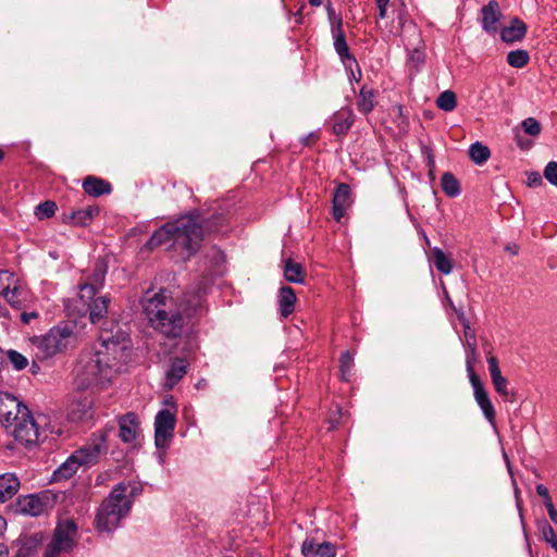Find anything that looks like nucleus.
Listing matches in <instances>:
<instances>
[{
    "mask_svg": "<svg viewBox=\"0 0 557 557\" xmlns=\"http://www.w3.org/2000/svg\"><path fill=\"white\" fill-rule=\"evenodd\" d=\"M131 355V339L124 332H102L94 352H84L74 368V384L85 391L104 386L120 372Z\"/></svg>",
    "mask_w": 557,
    "mask_h": 557,
    "instance_id": "obj_1",
    "label": "nucleus"
},
{
    "mask_svg": "<svg viewBox=\"0 0 557 557\" xmlns=\"http://www.w3.org/2000/svg\"><path fill=\"white\" fill-rule=\"evenodd\" d=\"M205 286L187 292L178 304H175L165 289L147 290L141 298L143 311L150 325L162 335L176 338L183 333L186 318H190L203 306Z\"/></svg>",
    "mask_w": 557,
    "mask_h": 557,
    "instance_id": "obj_2",
    "label": "nucleus"
},
{
    "mask_svg": "<svg viewBox=\"0 0 557 557\" xmlns=\"http://www.w3.org/2000/svg\"><path fill=\"white\" fill-rule=\"evenodd\" d=\"M202 222L199 213L183 215L157 230L147 245L152 249L170 244L173 249L180 251L182 258H189L198 251L203 239Z\"/></svg>",
    "mask_w": 557,
    "mask_h": 557,
    "instance_id": "obj_3",
    "label": "nucleus"
},
{
    "mask_svg": "<svg viewBox=\"0 0 557 557\" xmlns=\"http://www.w3.org/2000/svg\"><path fill=\"white\" fill-rule=\"evenodd\" d=\"M114 428H106L99 434H94L88 442L75 450L55 471L57 479H69L78 467H91L108 451L107 436Z\"/></svg>",
    "mask_w": 557,
    "mask_h": 557,
    "instance_id": "obj_4",
    "label": "nucleus"
},
{
    "mask_svg": "<svg viewBox=\"0 0 557 557\" xmlns=\"http://www.w3.org/2000/svg\"><path fill=\"white\" fill-rule=\"evenodd\" d=\"M123 485H115L99 506L94 522L98 533H112L129 515L132 502L123 494Z\"/></svg>",
    "mask_w": 557,
    "mask_h": 557,
    "instance_id": "obj_5",
    "label": "nucleus"
},
{
    "mask_svg": "<svg viewBox=\"0 0 557 557\" xmlns=\"http://www.w3.org/2000/svg\"><path fill=\"white\" fill-rule=\"evenodd\" d=\"M73 332L67 326H54L48 333L36 336L32 344L36 357L40 360L49 359L66 349Z\"/></svg>",
    "mask_w": 557,
    "mask_h": 557,
    "instance_id": "obj_6",
    "label": "nucleus"
},
{
    "mask_svg": "<svg viewBox=\"0 0 557 557\" xmlns=\"http://www.w3.org/2000/svg\"><path fill=\"white\" fill-rule=\"evenodd\" d=\"M45 419L32 417L28 408L22 409V416L12 422L5 429L14 437L15 441L25 445L32 446L40 441L41 432L39 429V420Z\"/></svg>",
    "mask_w": 557,
    "mask_h": 557,
    "instance_id": "obj_7",
    "label": "nucleus"
},
{
    "mask_svg": "<svg viewBox=\"0 0 557 557\" xmlns=\"http://www.w3.org/2000/svg\"><path fill=\"white\" fill-rule=\"evenodd\" d=\"M77 527L72 520L58 523L53 536L45 550V557H61L70 554L75 546Z\"/></svg>",
    "mask_w": 557,
    "mask_h": 557,
    "instance_id": "obj_8",
    "label": "nucleus"
},
{
    "mask_svg": "<svg viewBox=\"0 0 557 557\" xmlns=\"http://www.w3.org/2000/svg\"><path fill=\"white\" fill-rule=\"evenodd\" d=\"M176 413L171 409L160 410L154 418V444L165 450L174 436Z\"/></svg>",
    "mask_w": 557,
    "mask_h": 557,
    "instance_id": "obj_9",
    "label": "nucleus"
},
{
    "mask_svg": "<svg viewBox=\"0 0 557 557\" xmlns=\"http://www.w3.org/2000/svg\"><path fill=\"white\" fill-rule=\"evenodd\" d=\"M27 408L15 396L0 393V422L7 428L22 416V409Z\"/></svg>",
    "mask_w": 557,
    "mask_h": 557,
    "instance_id": "obj_10",
    "label": "nucleus"
},
{
    "mask_svg": "<svg viewBox=\"0 0 557 557\" xmlns=\"http://www.w3.org/2000/svg\"><path fill=\"white\" fill-rule=\"evenodd\" d=\"M333 218L339 222L346 210L351 206V191L347 184H339L333 194Z\"/></svg>",
    "mask_w": 557,
    "mask_h": 557,
    "instance_id": "obj_11",
    "label": "nucleus"
},
{
    "mask_svg": "<svg viewBox=\"0 0 557 557\" xmlns=\"http://www.w3.org/2000/svg\"><path fill=\"white\" fill-rule=\"evenodd\" d=\"M107 273L106 264L98 261L95 264L92 274L88 277L87 282L81 285L82 298H92L95 294L102 287Z\"/></svg>",
    "mask_w": 557,
    "mask_h": 557,
    "instance_id": "obj_12",
    "label": "nucleus"
},
{
    "mask_svg": "<svg viewBox=\"0 0 557 557\" xmlns=\"http://www.w3.org/2000/svg\"><path fill=\"white\" fill-rule=\"evenodd\" d=\"M473 388L474 399L482 410L485 419L490 422V424L495 428V408L490 399L487 392L485 391L481 381L470 383Z\"/></svg>",
    "mask_w": 557,
    "mask_h": 557,
    "instance_id": "obj_13",
    "label": "nucleus"
},
{
    "mask_svg": "<svg viewBox=\"0 0 557 557\" xmlns=\"http://www.w3.org/2000/svg\"><path fill=\"white\" fill-rule=\"evenodd\" d=\"M67 416L73 422L91 419L94 417L92 400L87 396L75 399L69 407Z\"/></svg>",
    "mask_w": 557,
    "mask_h": 557,
    "instance_id": "obj_14",
    "label": "nucleus"
},
{
    "mask_svg": "<svg viewBox=\"0 0 557 557\" xmlns=\"http://www.w3.org/2000/svg\"><path fill=\"white\" fill-rule=\"evenodd\" d=\"M119 437L122 442L132 444L139 434L137 417L134 413H127L119 419Z\"/></svg>",
    "mask_w": 557,
    "mask_h": 557,
    "instance_id": "obj_15",
    "label": "nucleus"
},
{
    "mask_svg": "<svg viewBox=\"0 0 557 557\" xmlns=\"http://www.w3.org/2000/svg\"><path fill=\"white\" fill-rule=\"evenodd\" d=\"M304 557H335V546L329 542L318 543L306 540L301 546Z\"/></svg>",
    "mask_w": 557,
    "mask_h": 557,
    "instance_id": "obj_16",
    "label": "nucleus"
},
{
    "mask_svg": "<svg viewBox=\"0 0 557 557\" xmlns=\"http://www.w3.org/2000/svg\"><path fill=\"white\" fill-rule=\"evenodd\" d=\"M482 26L487 33L495 34L498 29L497 24L502 16L497 1L492 0L482 8Z\"/></svg>",
    "mask_w": 557,
    "mask_h": 557,
    "instance_id": "obj_17",
    "label": "nucleus"
},
{
    "mask_svg": "<svg viewBox=\"0 0 557 557\" xmlns=\"http://www.w3.org/2000/svg\"><path fill=\"white\" fill-rule=\"evenodd\" d=\"M527 33V25L520 18L511 20L510 25L500 30V38L505 42H515L521 40Z\"/></svg>",
    "mask_w": 557,
    "mask_h": 557,
    "instance_id": "obj_18",
    "label": "nucleus"
},
{
    "mask_svg": "<svg viewBox=\"0 0 557 557\" xmlns=\"http://www.w3.org/2000/svg\"><path fill=\"white\" fill-rule=\"evenodd\" d=\"M45 510V503L35 495H27L18 499L17 511L23 515L37 517Z\"/></svg>",
    "mask_w": 557,
    "mask_h": 557,
    "instance_id": "obj_19",
    "label": "nucleus"
},
{
    "mask_svg": "<svg viewBox=\"0 0 557 557\" xmlns=\"http://www.w3.org/2000/svg\"><path fill=\"white\" fill-rule=\"evenodd\" d=\"M20 481L12 473L0 475V503H4L12 498L18 491Z\"/></svg>",
    "mask_w": 557,
    "mask_h": 557,
    "instance_id": "obj_20",
    "label": "nucleus"
},
{
    "mask_svg": "<svg viewBox=\"0 0 557 557\" xmlns=\"http://www.w3.org/2000/svg\"><path fill=\"white\" fill-rule=\"evenodd\" d=\"M296 295L292 287L282 286L278 294L281 315L287 318L295 309Z\"/></svg>",
    "mask_w": 557,
    "mask_h": 557,
    "instance_id": "obj_21",
    "label": "nucleus"
},
{
    "mask_svg": "<svg viewBox=\"0 0 557 557\" xmlns=\"http://www.w3.org/2000/svg\"><path fill=\"white\" fill-rule=\"evenodd\" d=\"M83 188L86 194L95 197L111 193V185L95 176H87L83 183Z\"/></svg>",
    "mask_w": 557,
    "mask_h": 557,
    "instance_id": "obj_22",
    "label": "nucleus"
},
{
    "mask_svg": "<svg viewBox=\"0 0 557 557\" xmlns=\"http://www.w3.org/2000/svg\"><path fill=\"white\" fill-rule=\"evenodd\" d=\"M187 364L184 359H175L172 361L166 371V383L169 388L173 386L186 374Z\"/></svg>",
    "mask_w": 557,
    "mask_h": 557,
    "instance_id": "obj_23",
    "label": "nucleus"
},
{
    "mask_svg": "<svg viewBox=\"0 0 557 557\" xmlns=\"http://www.w3.org/2000/svg\"><path fill=\"white\" fill-rule=\"evenodd\" d=\"M109 298L106 296L98 297L89 304V319L92 323H98L108 313Z\"/></svg>",
    "mask_w": 557,
    "mask_h": 557,
    "instance_id": "obj_24",
    "label": "nucleus"
},
{
    "mask_svg": "<svg viewBox=\"0 0 557 557\" xmlns=\"http://www.w3.org/2000/svg\"><path fill=\"white\" fill-rule=\"evenodd\" d=\"M284 277L290 283H304L305 273L302 267L290 259L284 261Z\"/></svg>",
    "mask_w": 557,
    "mask_h": 557,
    "instance_id": "obj_25",
    "label": "nucleus"
},
{
    "mask_svg": "<svg viewBox=\"0 0 557 557\" xmlns=\"http://www.w3.org/2000/svg\"><path fill=\"white\" fill-rule=\"evenodd\" d=\"M99 209L98 207L88 206L84 209H79L77 211L72 212L71 219L75 225L85 226L89 222L92 221V219L98 215Z\"/></svg>",
    "mask_w": 557,
    "mask_h": 557,
    "instance_id": "obj_26",
    "label": "nucleus"
},
{
    "mask_svg": "<svg viewBox=\"0 0 557 557\" xmlns=\"http://www.w3.org/2000/svg\"><path fill=\"white\" fill-rule=\"evenodd\" d=\"M334 33V48L341 59L345 61L346 59L349 61H355V59L351 58L349 54L348 46L346 44L345 35L342 30L341 23L338 24L336 30H333Z\"/></svg>",
    "mask_w": 557,
    "mask_h": 557,
    "instance_id": "obj_27",
    "label": "nucleus"
},
{
    "mask_svg": "<svg viewBox=\"0 0 557 557\" xmlns=\"http://www.w3.org/2000/svg\"><path fill=\"white\" fill-rule=\"evenodd\" d=\"M469 156L475 164L481 165L488 160L491 151L487 146L476 141L470 146Z\"/></svg>",
    "mask_w": 557,
    "mask_h": 557,
    "instance_id": "obj_28",
    "label": "nucleus"
},
{
    "mask_svg": "<svg viewBox=\"0 0 557 557\" xmlns=\"http://www.w3.org/2000/svg\"><path fill=\"white\" fill-rule=\"evenodd\" d=\"M466 348V369L470 383L481 381L474 372V363L478 361L476 346H465Z\"/></svg>",
    "mask_w": 557,
    "mask_h": 557,
    "instance_id": "obj_29",
    "label": "nucleus"
},
{
    "mask_svg": "<svg viewBox=\"0 0 557 557\" xmlns=\"http://www.w3.org/2000/svg\"><path fill=\"white\" fill-rule=\"evenodd\" d=\"M433 263L435 268L443 274H449L453 270L450 259L444 253V251L437 247L432 250Z\"/></svg>",
    "mask_w": 557,
    "mask_h": 557,
    "instance_id": "obj_30",
    "label": "nucleus"
},
{
    "mask_svg": "<svg viewBox=\"0 0 557 557\" xmlns=\"http://www.w3.org/2000/svg\"><path fill=\"white\" fill-rule=\"evenodd\" d=\"M443 191L448 197H457L460 194V185L458 180L449 172L443 174L441 180Z\"/></svg>",
    "mask_w": 557,
    "mask_h": 557,
    "instance_id": "obj_31",
    "label": "nucleus"
},
{
    "mask_svg": "<svg viewBox=\"0 0 557 557\" xmlns=\"http://www.w3.org/2000/svg\"><path fill=\"white\" fill-rule=\"evenodd\" d=\"M358 110L364 114L371 112L374 108V92L372 89L362 87L357 102Z\"/></svg>",
    "mask_w": 557,
    "mask_h": 557,
    "instance_id": "obj_32",
    "label": "nucleus"
},
{
    "mask_svg": "<svg viewBox=\"0 0 557 557\" xmlns=\"http://www.w3.org/2000/svg\"><path fill=\"white\" fill-rule=\"evenodd\" d=\"M352 124L351 113L348 111H341L334 116V133L337 135L345 134Z\"/></svg>",
    "mask_w": 557,
    "mask_h": 557,
    "instance_id": "obj_33",
    "label": "nucleus"
},
{
    "mask_svg": "<svg viewBox=\"0 0 557 557\" xmlns=\"http://www.w3.org/2000/svg\"><path fill=\"white\" fill-rule=\"evenodd\" d=\"M530 60L529 53L527 50L518 49L510 51L507 54V62L510 66L516 69H521L528 64Z\"/></svg>",
    "mask_w": 557,
    "mask_h": 557,
    "instance_id": "obj_34",
    "label": "nucleus"
},
{
    "mask_svg": "<svg viewBox=\"0 0 557 557\" xmlns=\"http://www.w3.org/2000/svg\"><path fill=\"white\" fill-rule=\"evenodd\" d=\"M436 104L443 111L449 112L456 108V95L451 90H445L440 94L436 99Z\"/></svg>",
    "mask_w": 557,
    "mask_h": 557,
    "instance_id": "obj_35",
    "label": "nucleus"
},
{
    "mask_svg": "<svg viewBox=\"0 0 557 557\" xmlns=\"http://www.w3.org/2000/svg\"><path fill=\"white\" fill-rule=\"evenodd\" d=\"M542 539L557 552V535L547 521L539 524Z\"/></svg>",
    "mask_w": 557,
    "mask_h": 557,
    "instance_id": "obj_36",
    "label": "nucleus"
},
{
    "mask_svg": "<svg viewBox=\"0 0 557 557\" xmlns=\"http://www.w3.org/2000/svg\"><path fill=\"white\" fill-rule=\"evenodd\" d=\"M354 366V358L349 351H344L339 359V370L342 374V379L344 381H348L350 376V372Z\"/></svg>",
    "mask_w": 557,
    "mask_h": 557,
    "instance_id": "obj_37",
    "label": "nucleus"
},
{
    "mask_svg": "<svg viewBox=\"0 0 557 557\" xmlns=\"http://www.w3.org/2000/svg\"><path fill=\"white\" fill-rule=\"evenodd\" d=\"M57 205L53 201L47 200L36 207L35 214L40 219H48L55 213Z\"/></svg>",
    "mask_w": 557,
    "mask_h": 557,
    "instance_id": "obj_38",
    "label": "nucleus"
},
{
    "mask_svg": "<svg viewBox=\"0 0 557 557\" xmlns=\"http://www.w3.org/2000/svg\"><path fill=\"white\" fill-rule=\"evenodd\" d=\"M117 485H123V494L133 503L134 498L141 494V484L134 481L120 482Z\"/></svg>",
    "mask_w": 557,
    "mask_h": 557,
    "instance_id": "obj_39",
    "label": "nucleus"
},
{
    "mask_svg": "<svg viewBox=\"0 0 557 557\" xmlns=\"http://www.w3.org/2000/svg\"><path fill=\"white\" fill-rule=\"evenodd\" d=\"M491 380H492L495 391L500 396L508 398L511 395L509 387H508L509 382L505 376H503L500 374V375H496V376L492 377Z\"/></svg>",
    "mask_w": 557,
    "mask_h": 557,
    "instance_id": "obj_40",
    "label": "nucleus"
},
{
    "mask_svg": "<svg viewBox=\"0 0 557 557\" xmlns=\"http://www.w3.org/2000/svg\"><path fill=\"white\" fill-rule=\"evenodd\" d=\"M17 284V278L14 273L9 272L7 270H0V294L11 287L15 288Z\"/></svg>",
    "mask_w": 557,
    "mask_h": 557,
    "instance_id": "obj_41",
    "label": "nucleus"
},
{
    "mask_svg": "<svg viewBox=\"0 0 557 557\" xmlns=\"http://www.w3.org/2000/svg\"><path fill=\"white\" fill-rule=\"evenodd\" d=\"M459 320L463 325L465 346H476V337L474 331L470 327L468 320L460 314Z\"/></svg>",
    "mask_w": 557,
    "mask_h": 557,
    "instance_id": "obj_42",
    "label": "nucleus"
},
{
    "mask_svg": "<svg viewBox=\"0 0 557 557\" xmlns=\"http://www.w3.org/2000/svg\"><path fill=\"white\" fill-rule=\"evenodd\" d=\"M8 358L16 370H23L28 364L27 358L16 350H9Z\"/></svg>",
    "mask_w": 557,
    "mask_h": 557,
    "instance_id": "obj_43",
    "label": "nucleus"
},
{
    "mask_svg": "<svg viewBox=\"0 0 557 557\" xmlns=\"http://www.w3.org/2000/svg\"><path fill=\"white\" fill-rule=\"evenodd\" d=\"M521 126L528 135L537 136L541 133V124L534 117L523 120Z\"/></svg>",
    "mask_w": 557,
    "mask_h": 557,
    "instance_id": "obj_44",
    "label": "nucleus"
},
{
    "mask_svg": "<svg viewBox=\"0 0 557 557\" xmlns=\"http://www.w3.org/2000/svg\"><path fill=\"white\" fill-rule=\"evenodd\" d=\"M544 177L554 186H557V162L550 161L544 169Z\"/></svg>",
    "mask_w": 557,
    "mask_h": 557,
    "instance_id": "obj_45",
    "label": "nucleus"
},
{
    "mask_svg": "<svg viewBox=\"0 0 557 557\" xmlns=\"http://www.w3.org/2000/svg\"><path fill=\"white\" fill-rule=\"evenodd\" d=\"M18 293V285H15V288L11 287L10 289L4 290L0 295L4 297V299L15 308H20V301L16 299Z\"/></svg>",
    "mask_w": 557,
    "mask_h": 557,
    "instance_id": "obj_46",
    "label": "nucleus"
},
{
    "mask_svg": "<svg viewBox=\"0 0 557 557\" xmlns=\"http://www.w3.org/2000/svg\"><path fill=\"white\" fill-rule=\"evenodd\" d=\"M487 363H488V371H490V374H491V379L496 376V375H500L502 374L496 357H494V356L488 357L487 358Z\"/></svg>",
    "mask_w": 557,
    "mask_h": 557,
    "instance_id": "obj_47",
    "label": "nucleus"
},
{
    "mask_svg": "<svg viewBox=\"0 0 557 557\" xmlns=\"http://www.w3.org/2000/svg\"><path fill=\"white\" fill-rule=\"evenodd\" d=\"M543 180L539 172H531L528 174V185L531 187H536L542 185Z\"/></svg>",
    "mask_w": 557,
    "mask_h": 557,
    "instance_id": "obj_48",
    "label": "nucleus"
},
{
    "mask_svg": "<svg viewBox=\"0 0 557 557\" xmlns=\"http://www.w3.org/2000/svg\"><path fill=\"white\" fill-rule=\"evenodd\" d=\"M33 545L30 544H23L18 550L16 552L14 557H32L34 550Z\"/></svg>",
    "mask_w": 557,
    "mask_h": 557,
    "instance_id": "obj_49",
    "label": "nucleus"
},
{
    "mask_svg": "<svg viewBox=\"0 0 557 557\" xmlns=\"http://www.w3.org/2000/svg\"><path fill=\"white\" fill-rule=\"evenodd\" d=\"M388 3H389V0H376V7L379 9V17L380 18L386 17Z\"/></svg>",
    "mask_w": 557,
    "mask_h": 557,
    "instance_id": "obj_50",
    "label": "nucleus"
},
{
    "mask_svg": "<svg viewBox=\"0 0 557 557\" xmlns=\"http://www.w3.org/2000/svg\"><path fill=\"white\" fill-rule=\"evenodd\" d=\"M37 318H38V313L35 311L21 313V321L24 324H28L32 320L37 319Z\"/></svg>",
    "mask_w": 557,
    "mask_h": 557,
    "instance_id": "obj_51",
    "label": "nucleus"
},
{
    "mask_svg": "<svg viewBox=\"0 0 557 557\" xmlns=\"http://www.w3.org/2000/svg\"><path fill=\"white\" fill-rule=\"evenodd\" d=\"M410 60L416 64V65H419L421 63H423L424 61V55L421 51L419 50H414L413 53L411 54L410 57Z\"/></svg>",
    "mask_w": 557,
    "mask_h": 557,
    "instance_id": "obj_52",
    "label": "nucleus"
},
{
    "mask_svg": "<svg viewBox=\"0 0 557 557\" xmlns=\"http://www.w3.org/2000/svg\"><path fill=\"white\" fill-rule=\"evenodd\" d=\"M536 493L543 498L549 496L547 487L544 486L543 484H539L536 486Z\"/></svg>",
    "mask_w": 557,
    "mask_h": 557,
    "instance_id": "obj_53",
    "label": "nucleus"
},
{
    "mask_svg": "<svg viewBox=\"0 0 557 557\" xmlns=\"http://www.w3.org/2000/svg\"><path fill=\"white\" fill-rule=\"evenodd\" d=\"M519 250V247L516 244H508L506 246V251H508L511 255H517Z\"/></svg>",
    "mask_w": 557,
    "mask_h": 557,
    "instance_id": "obj_54",
    "label": "nucleus"
},
{
    "mask_svg": "<svg viewBox=\"0 0 557 557\" xmlns=\"http://www.w3.org/2000/svg\"><path fill=\"white\" fill-rule=\"evenodd\" d=\"M547 511L550 520L557 524V510L555 508H549Z\"/></svg>",
    "mask_w": 557,
    "mask_h": 557,
    "instance_id": "obj_55",
    "label": "nucleus"
},
{
    "mask_svg": "<svg viewBox=\"0 0 557 557\" xmlns=\"http://www.w3.org/2000/svg\"><path fill=\"white\" fill-rule=\"evenodd\" d=\"M8 556H9V550H8L7 545L0 543V557H8Z\"/></svg>",
    "mask_w": 557,
    "mask_h": 557,
    "instance_id": "obj_56",
    "label": "nucleus"
},
{
    "mask_svg": "<svg viewBox=\"0 0 557 557\" xmlns=\"http://www.w3.org/2000/svg\"><path fill=\"white\" fill-rule=\"evenodd\" d=\"M544 504L547 510H549V508H555L549 496L544 498Z\"/></svg>",
    "mask_w": 557,
    "mask_h": 557,
    "instance_id": "obj_57",
    "label": "nucleus"
},
{
    "mask_svg": "<svg viewBox=\"0 0 557 557\" xmlns=\"http://www.w3.org/2000/svg\"><path fill=\"white\" fill-rule=\"evenodd\" d=\"M7 527V521L3 517L0 516V535L3 533L4 529Z\"/></svg>",
    "mask_w": 557,
    "mask_h": 557,
    "instance_id": "obj_58",
    "label": "nucleus"
},
{
    "mask_svg": "<svg viewBox=\"0 0 557 557\" xmlns=\"http://www.w3.org/2000/svg\"><path fill=\"white\" fill-rule=\"evenodd\" d=\"M308 1L312 7H320L322 4V0H308Z\"/></svg>",
    "mask_w": 557,
    "mask_h": 557,
    "instance_id": "obj_59",
    "label": "nucleus"
},
{
    "mask_svg": "<svg viewBox=\"0 0 557 557\" xmlns=\"http://www.w3.org/2000/svg\"><path fill=\"white\" fill-rule=\"evenodd\" d=\"M515 495H516V499H517V506H518V508H520L519 498H518V487L517 486H515ZM519 512L521 513V509H519Z\"/></svg>",
    "mask_w": 557,
    "mask_h": 557,
    "instance_id": "obj_60",
    "label": "nucleus"
},
{
    "mask_svg": "<svg viewBox=\"0 0 557 557\" xmlns=\"http://www.w3.org/2000/svg\"><path fill=\"white\" fill-rule=\"evenodd\" d=\"M315 139V135L313 133H311L307 139L305 140V144H308L310 140H314Z\"/></svg>",
    "mask_w": 557,
    "mask_h": 557,
    "instance_id": "obj_61",
    "label": "nucleus"
},
{
    "mask_svg": "<svg viewBox=\"0 0 557 557\" xmlns=\"http://www.w3.org/2000/svg\"><path fill=\"white\" fill-rule=\"evenodd\" d=\"M3 159V152L2 150L0 149V161Z\"/></svg>",
    "mask_w": 557,
    "mask_h": 557,
    "instance_id": "obj_62",
    "label": "nucleus"
}]
</instances>
